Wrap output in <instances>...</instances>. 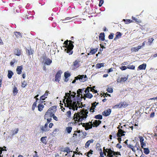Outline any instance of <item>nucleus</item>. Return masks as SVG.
<instances>
[{
	"label": "nucleus",
	"mask_w": 157,
	"mask_h": 157,
	"mask_svg": "<svg viewBox=\"0 0 157 157\" xmlns=\"http://www.w3.org/2000/svg\"><path fill=\"white\" fill-rule=\"evenodd\" d=\"M88 111L87 109H83L80 112L75 113L74 115V119L76 123H78V124H82L83 127L85 128L86 130L92 128V126L97 127L101 123V121L100 120H96L94 121L93 124L92 122L89 123H82L81 122L85 120L87 116Z\"/></svg>",
	"instance_id": "1"
},
{
	"label": "nucleus",
	"mask_w": 157,
	"mask_h": 157,
	"mask_svg": "<svg viewBox=\"0 0 157 157\" xmlns=\"http://www.w3.org/2000/svg\"><path fill=\"white\" fill-rule=\"evenodd\" d=\"M70 95L69 93H65V96L64 97L63 102L64 103L65 107L69 108V109H72L73 110H77L76 102L72 101L71 97H70Z\"/></svg>",
	"instance_id": "2"
},
{
	"label": "nucleus",
	"mask_w": 157,
	"mask_h": 157,
	"mask_svg": "<svg viewBox=\"0 0 157 157\" xmlns=\"http://www.w3.org/2000/svg\"><path fill=\"white\" fill-rule=\"evenodd\" d=\"M69 43H68V41H65L64 42V44L66 46V48L65 49V51L67 53H69V55L71 54L72 53V49L74 47V45L73 44V42L70 40Z\"/></svg>",
	"instance_id": "3"
},
{
	"label": "nucleus",
	"mask_w": 157,
	"mask_h": 157,
	"mask_svg": "<svg viewBox=\"0 0 157 157\" xmlns=\"http://www.w3.org/2000/svg\"><path fill=\"white\" fill-rule=\"evenodd\" d=\"M86 75H78L75 78V80H74L72 83H75L76 82V80L78 79H79L81 82H84L86 80Z\"/></svg>",
	"instance_id": "4"
},
{
	"label": "nucleus",
	"mask_w": 157,
	"mask_h": 157,
	"mask_svg": "<svg viewBox=\"0 0 157 157\" xmlns=\"http://www.w3.org/2000/svg\"><path fill=\"white\" fill-rule=\"evenodd\" d=\"M104 153L105 155H106V153L105 152L108 153L107 156L111 155H113V151H112L110 149H105V147H104Z\"/></svg>",
	"instance_id": "5"
},
{
	"label": "nucleus",
	"mask_w": 157,
	"mask_h": 157,
	"mask_svg": "<svg viewBox=\"0 0 157 157\" xmlns=\"http://www.w3.org/2000/svg\"><path fill=\"white\" fill-rule=\"evenodd\" d=\"M40 128L42 131V132L48 131L49 130V128L48 127V125L47 124H45L44 126H41Z\"/></svg>",
	"instance_id": "6"
},
{
	"label": "nucleus",
	"mask_w": 157,
	"mask_h": 157,
	"mask_svg": "<svg viewBox=\"0 0 157 157\" xmlns=\"http://www.w3.org/2000/svg\"><path fill=\"white\" fill-rule=\"evenodd\" d=\"M62 73V72L60 71H58L57 72L55 76V81H56L59 82V79L60 78V77H61V75Z\"/></svg>",
	"instance_id": "7"
},
{
	"label": "nucleus",
	"mask_w": 157,
	"mask_h": 157,
	"mask_svg": "<svg viewBox=\"0 0 157 157\" xmlns=\"http://www.w3.org/2000/svg\"><path fill=\"white\" fill-rule=\"evenodd\" d=\"M123 132V130L121 129L120 128L118 130V132L117 134V136L118 137V140L120 143H121V140L120 134Z\"/></svg>",
	"instance_id": "8"
},
{
	"label": "nucleus",
	"mask_w": 157,
	"mask_h": 157,
	"mask_svg": "<svg viewBox=\"0 0 157 157\" xmlns=\"http://www.w3.org/2000/svg\"><path fill=\"white\" fill-rule=\"evenodd\" d=\"M99 103H96V102L92 103V106L90 109V111L91 112H93L94 111V109L96 107V106Z\"/></svg>",
	"instance_id": "9"
},
{
	"label": "nucleus",
	"mask_w": 157,
	"mask_h": 157,
	"mask_svg": "<svg viewBox=\"0 0 157 157\" xmlns=\"http://www.w3.org/2000/svg\"><path fill=\"white\" fill-rule=\"evenodd\" d=\"M111 112V110L110 109H108L102 112V115L107 116L110 114Z\"/></svg>",
	"instance_id": "10"
},
{
	"label": "nucleus",
	"mask_w": 157,
	"mask_h": 157,
	"mask_svg": "<svg viewBox=\"0 0 157 157\" xmlns=\"http://www.w3.org/2000/svg\"><path fill=\"white\" fill-rule=\"evenodd\" d=\"M48 113V114L46 112L44 116V119H46L47 118L52 117L54 115V114L53 113Z\"/></svg>",
	"instance_id": "11"
},
{
	"label": "nucleus",
	"mask_w": 157,
	"mask_h": 157,
	"mask_svg": "<svg viewBox=\"0 0 157 157\" xmlns=\"http://www.w3.org/2000/svg\"><path fill=\"white\" fill-rule=\"evenodd\" d=\"M84 90V89H79L77 91V96L79 97H80V95H81L80 98H82V95L80 93H82V91L83 90Z\"/></svg>",
	"instance_id": "12"
},
{
	"label": "nucleus",
	"mask_w": 157,
	"mask_h": 157,
	"mask_svg": "<svg viewBox=\"0 0 157 157\" xmlns=\"http://www.w3.org/2000/svg\"><path fill=\"white\" fill-rule=\"evenodd\" d=\"M22 70V66H18L16 69L17 73L19 74H21V71Z\"/></svg>",
	"instance_id": "13"
},
{
	"label": "nucleus",
	"mask_w": 157,
	"mask_h": 157,
	"mask_svg": "<svg viewBox=\"0 0 157 157\" xmlns=\"http://www.w3.org/2000/svg\"><path fill=\"white\" fill-rule=\"evenodd\" d=\"M79 61L76 60L73 62V65L75 67V68H77L79 67Z\"/></svg>",
	"instance_id": "14"
},
{
	"label": "nucleus",
	"mask_w": 157,
	"mask_h": 157,
	"mask_svg": "<svg viewBox=\"0 0 157 157\" xmlns=\"http://www.w3.org/2000/svg\"><path fill=\"white\" fill-rule=\"evenodd\" d=\"M146 64L145 63H144L140 65L138 67L140 70H145L146 68Z\"/></svg>",
	"instance_id": "15"
},
{
	"label": "nucleus",
	"mask_w": 157,
	"mask_h": 157,
	"mask_svg": "<svg viewBox=\"0 0 157 157\" xmlns=\"http://www.w3.org/2000/svg\"><path fill=\"white\" fill-rule=\"evenodd\" d=\"M44 107V106L41 103L39 104L38 106V110L40 111H42Z\"/></svg>",
	"instance_id": "16"
},
{
	"label": "nucleus",
	"mask_w": 157,
	"mask_h": 157,
	"mask_svg": "<svg viewBox=\"0 0 157 157\" xmlns=\"http://www.w3.org/2000/svg\"><path fill=\"white\" fill-rule=\"evenodd\" d=\"M93 142L94 140L92 139L88 141L85 144V147L86 148L88 147L90 145V144L91 143H93Z\"/></svg>",
	"instance_id": "17"
},
{
	"label": "nucleus",
	"mask_w": 157,
	"mask_h": 157,
	"mask_svg": "<svg viewBox=\"0 0 157 157\" xmlns=\"http://www.w3.org/2000/svg\"><path fill=\"white\" fill-rule=\"evenodd\" d=\"M54 108H55V106H52L48 110V111L47 112V113L48 114V113H54V111L53 110V109H54Z\"/></svg>",
	"instance_id": "18"
},
{
	"label": "nucleus",
	"mask_w": 157,
	"mask_h": 157,
	"mask_svg": "<svg viewBox=\"0 0 157 157\" xmlns=\"http://www.w3.org/2000/svg\"><path fill=\"white\" fill-rule=\"evenodd\" d=\"M105 35L104 33H101L99 36V39L101 40H104V39Z\"/></svg>",
	"instance_id": "19"
},
{
	"label": "nucleus",
	"mask_w": 157,
	"mask_h": 157,
	"mask_svg": "<svg viewBox=\"0 0 157 157\" xmlns=\"http://www.w3.org/2000/svg\"><path fill=\"white\" fill-rule=\"evenodd\" d=\"M117 35L116 36V37L114 38V40H116L117 39L119 38L121 36V34L119 32H117Z\"/></svg>",
	"instance_id": "20"
},
{
	"label": "nucleus",
	"mask_w": 157,
	"mask_h": 157,
	"mask_svg": "<svg viewBox=\"0 0 157 157\" xmlns=\"http://www.w3.org/2000/svg\"><path fill=\"white\" fill-rule=\"evenodd\" d=\"M93 96V95L90 93H88L85 94V97L89 98H91Z\"/></svg>",
	"instance_id": "21"
},
{
	"label": "nucleus",
	"mask_w": 157,
	"mask_h": 157,
	"mask_svg": "<svg viewBox=\"0 0 157 157\" xmlns=\"http://www.w3.org/2000/svg\"><path fill=\"white\" fill-rule=\"evenodd\" d=\"M13 75V73L10 70L8 71V77L9 78H11Z\"/></svg>",
	"instance_id": "22"
},
{
	"label": "nucleus",
	"mask_w": 157,
	"mask_h": 157,
	"mask_svg": "<svg viewBox=\"0 0 157 157\" xmlns=\"http://www.w3.org/2000/svg\"><path fill=\"white\" fill-rule=\"evenodd\" d=\"M144 152L146 155H147L149 154L150 151L148 148H144Z\"/></svg>",
	"instance_id": "23"
},
{
	"label": "nucleus",
	"mask_w": 157,
	"mask_h": 157,
	"mask_svg": "<svg viewBox=\"0 0 157 157\" xmlns=\"http://www.w3.org/2000/svg\"><path fill=\"white\" fill-rule=\"evenodd\" d=\"M52 60H50L48 58L45 60V63L47 65H49L52 63Z\"/></svg>",
	"instance_id": "24"
},
{
	"label": "nucleus",
	"mask_w": 157,
	"mask_h": 157,
	"mask_svg": "<svg viewBox=\"0 0 157 157\" xmlns=\"http://www.w3.org/2000/svg\"><path fill=\"white\" fill-rule=\"evenodd\" d=\"M70 76V74L68 72H65L64 73V76L65 78V81H67L68 80H66V79L68 77Z\"/></svg>",
	"instance_id": "25"
},
{
	"label": "nucleus",
	"mask_w": 157,
	"mask_h": 157,
	"mask_svg": "<svg viewBox=\"0 0 157 157\" xmlns=\"http://www.w3.org/2000/svg\"><path fill=\"white\" fill-rule=\"evenodd\" d=\"M97 51V48L91 49V51L90 52V53L92 54H94L96 53Z\"/></svg>",
	"instance_id": "26"
},
{
	"label": "nucleus",
	"mask_w": 157,
	"mask_h": 157,
	"mask_svg": "<svg viewBox=\"0 0 157 157\" xmlns=\"http://www.w3.org/2000/svg\"><path fill=\"white\" fill-rule=\"evenodd\" d=\"M18 93V90L17 88L14 87L13 89V93L14 96L16 95L17 93Z\"/></svg>",
	"instance_id": "27"
},
{
	"label": "nucleus",
	"mask_w": 157,
	"mask_h": 157,
	"mask_svg": "<svg viewBox=\"0 0 157 157\" xmlns=\"http://www.w3.org/2000/svg\"><path fill=\"white\" fill-rule=\"evenodd\" d=\"M14 53L16 55L19 56L21 55L20 50L16 49L14 51Z\"/></svg>",
	"instance_id": "28"
},
{
	"label": "nucleus",
	"mask_w": 157,
	"mask_h": 157,
	"mask_svg": "<svg viewBox=\"0 0 157 157\" xmlns=\"http://www.w3.org/2000/svg\"><path fill=\"white\" fill-rule=\"evenodd\" d=\"M104 64L103 63H99L97 64L96 66V68H100L104 66Z\"/></svg>",
	"instance_id": "29"
},
{
	"label": "nucleus",
	"mask_w": 157,
	"mask_h": 157,
	"mask_svg": "<svg viewBox=\"0 0 157 157\" xmlns=\"http://www.w3.org/2000/svg\"><path fill=\"white\" fill-rule=\"evenodd\" d=\"M127 68L130 69L134 70L135 67L133 65H128L127 66Z\"/></svg>",
	"instance_id": "30"
},
{
	"label": "nucleus",
	"mask_w": 157,
	"mask_h": 157,
	"mask_svg": "<svg viewBox=\"0 0 157 157\" xmlns=\"http://www.w3.org/2000/svg\"><path fill=\"white\" fill-rule=\"evenodd\" d=\"M46 138V136L42 137L40 139L41 141L44 143H46V140L45 138Z\"/></svg>",
	"instance_id": "31"
},
{
	"label": "nucleus",
	"mask_w": 157,
	"mask_h": 157,
	"mask_svg": "<svg viewBox=\"0 0 157 157\" xmlns=\"http://www.w3.org/2000/svg\"><path fill=\"white\" fill-rule=\"evenodd\" d=\"M128 147L129 148H130L133 151L135 152V149L134 148V147L131 144H129L128 145Z\"/></svg>",
	"instance_id": "32"
},
{
	"label": "nucleus",
	"mask_w": 157,
	"mask_h": 157,
	"mask_svg": "<svg viewBox=\"0 0 157 157\" xmlns=\"http://www.w3.org/2000/svg\"><path fill=\"white\" fill-rule=\"evenodd\" d=\"M15 35L16 36L17 38H20V37H21L20 33L18 32H15Z\"/></svg>",
	"instance_id": "33"
},
{
	"label": "nucleus",
	"mask_w": 157,
	"mask_h": 157,
	"mask_svg": "<svg viewBox=\"0 0 157 157\" xmlns=\"http://www.w3.org/2000/svg\"><path fill=\"white\" fill-rule=\"evenodd\" d=\"M95 118L97 119H102V116L101 115L99 114L96 115Z\"/></svg>",
	"instance_id": "34"
},
{
	"label": "nucleus",
	"mask_w": 157,
	"mask_h": 157,
	"mask_svg": "<svg viewBox=\"0 0 157 157\" xmlns=\"http://www.w3.org/2000/svg\"><path fill=\"white\" fill-rule=\"evenodd\" d=\"M138 51L137 47L133 48L131 49V51L132 52H136Z\"/></svg>",
	"instance_id": "35"
},
{
	"label": "nucleus",
	"mask_w": 157,
	"mask_h": 157,
	"mask_svg": "<svg viewBox=\"0 0 157 157\" xmlns=\"http://www.w3.org/2000/svg\"><path fill=\"white\" fill-rule=\"evenodd\" d=\"M91 88L90 87H88L85 90V92L86 94H87L88 93H89V91L90 90Z\"/></svg>",
	"instance_id": "36"
},
{
	"label": "nucleus",
	"mask_w": 157,
	"mask_h": 157,
	"mask_svg": "<svg viewBox=\"0 0 157 157\" xmlns=\"http://www.w3.org/2000/svg\"><path fill=\"white\" fill-rule=\"evenodd\" d=\"M128 78L125 77H122L121 78L120 82H124Z\"/></svg>",
	"instance_id": "37"
},
{
	"label": "nucleus",
	"mask_w": 157,
	"mask_h": 157,
	"mask_svg": "<svg viewBox=\"0 0 157 157\" xmlns=\"http://www.w3.org/2000/svg\"><path fill=\"white\" fill-rule=\"evenodd\" d=\"M36 102H34L33 103L32 105V110H34L36 106Z\"/></svg>",
	"instance_id": "38"
},
{
	"label": "nucleus",
	"mask_w": 157,
	"mask_h": 157,
	"mask_svg": "<svg viewBox=\"0 0 157 157\" xmlns=\"http://www.w3.org/2000/svg\"><path fill=\"white\" fill-rule=\"evenodd\" d=\"M72 128L71 127H68L67 128V132L68 133H70L71 132Z\"/></svg>",
	"instance_id": "39"
},
{
	"label": "nucleus",
	"mask_w": 157,
	"mask_h": 157,
	"mask_svg": "<svg viewBox=\"0 0 157 157\" xmlns=\"http://www.w3.org/2000/svg\"><path fill=\"white\" fill-rule=\"evenodd\" d=\"M46 119H47V121L45 124H47L48 125V124L51 122L52 119L51 118V117H49V118H46Z\"/></svg>",
	"instance_id": "40"
},
{
	"label": "nucleus",
	"mask_w": 157,
	"mask_h": 157,
	"mask_svg": "<svg viewBox=\"0 0 157 157\" xmlns=\"http://www.w3.org/2000/svg\"><path fill=\"white\" fill-rule=\"evenodd\" d=\"M154 40V39L153 38H151V39H148V43H149V44L151 45V43Z\"/></svg>",
	"instance_id": "41"
},
{
	"label": "nucleus",
	"mask_w": 157,
	"mask_h": 157,
	"mask_svg": "<svg viewBox=\"0 0 157 157\" xmlns=\"http://www.w3.org/2000/svg\"><path fill=\"white\" fill-rule=\"evenodd\" d=\"M95 87V86H93V88H92L91 87V88L90 89V91H92V92H94L95 93H96L97 92V90H95L94 89V88Z\"/></svg>",
	"instance_id": "42"
},
{
	"label": "nucleus",
	"mask_w": 157,
	"mask_h": 157,
	"mask_svg": "<svg viewBox=\"0 0 157 157\" xmlns=\"http://www.w3.org/2000/svg\"><path fill=\"white\" fill-rule=\"evenodd\" d=\"M48 95V91H46L45 94L44 95H43V97H44L45 98H47V96Z\"/></svg>",
	"instance_id": "43"
},
{
	"label": "nucleus",
	"mask_w": 157,
	"mask_h": 157,
	"mask_svg": "<svg viewBox=\"0 0 157 157\" xmlns=\"http://www.w3.org/2000/svg\"><path fill=\"white\" fill-rule=\"evenodd\" d=\"M117 155H121V154L120 152H115L113 151V155L116 156Z\"/></svg>",
	"instance_id": "44"
},
{
	"label": "nucleus",
	"mask_w": 157,
	"mask_h": 157,
	"mask_svg": "<svg viewBox=\"0 0 157 157\" xmlns=\"http://www.w3.org/2000/svg\"><path fill=\"white\" fill-rule=\"evenodd\" d=\"M139 138L140 140V143L142 142H144L143 141H144V139L142 136H139Z\"/></svg>",
	"instance_id": "45"
},
{
	"label": "nucleus",
	"mask_w": 157,
	"mask_h": 157,
	"mask_svg": "<svg viewBox=\"0 0 157 157\" xmlns=\"http://www.w3.org/2000/svg\"><path fill=\"white\" fill-rule=\"evenodd\" d=\"M71 111H68L67 112L66 114L68 117H70L71 116Z\"/></svg>",
	"instance_id": "46"
},
{
	"label": "nucleus",
	"mask_w": 157,
	"mask_h": 157,
	"mask_svg": "<svg viewBox=\"0 0 157 157\" xmlns=\"http://www.w3.org/2000/svg\"><path fill=\"white\" fill-rule=\"evenodd\" d=\"M59 128H55L53 132V134H55L56 133V132H59Z\"/></svg>",
	"instance_id": "47"
},
{
	"label": "nucleus",
	"mask_w": 157,
	"mask_h": 157,
	"mask_svg": "<svg viewBox=\"0 0 157 157\" xmlns=\"http://www.w3.org/2000/svg\"><path fill=\"white\" fill-rule=\"evenodd\" d=\"M120 69L122 70H124L126 69L127 68V66L126 67L125 66H122L120 68Z\"/></svg>",
	"instance_id": "48"
},
{
	"label": "nucleus",
	"mask_w": 157,
	"mask_h": 157,
	"mask_svg": "<svg viewBox=\"0 0 157 157\" xmlns=\"http://www.w3.org/2000/svg\"><path fill=\"white\" fill-rule=\"evenodd\" d=\"M140 144H141V147L143 148H144V147H145L146 145V144L145 143H144V142H142V143H141Z\"/></svg>",
	"instance_id": "49"
},
{
	"label": "nucleus",
	"mask_w": 157,
	"mask_h": 157,
	"mask_svg": "<svg viewBox=\"0 0 157 157\" xmlns=\"http://www.w3.org/2000/svg\"><path fill=\"white\" fill-rule=\"evenodd\" d=\"M76 104H77V108H78V107H79V108H80V107H81V108H82V106H81V105H82V103H81V105H80V103H79V102H78H78H77V103L76 102Z\"/></svg>",
	"instance_id": "50"
},
{
	"label": "nucleus",
	"mask_w": 157,
	"mask_h": 157,
	"mask_svg": "<svg viewBox=\"0 0 157 157\" xmlns=\"http://www.w3.org/2000/svg\"><path fill=\"white\" fill-rule=\"evenodd\" d=\"M27 84V83L26 82L24 81L22 84L21 86L23 87H24Z\"/></svg>",
	"instance_id": "51"
},
{
	"label": "nucleus",
	"mask_w": 157,
	"mask_h": 157,
	"mask_svg": "<svg viewBox=\"0 0 157 157\" xmlns=\"http://www.w3.org/2000/svg\"><path fill=\"white\" fill-rule=\"evenodd\" d=\"M113 34H112L111 33L110 34L109 36V39H113Z\"/></svg>",
	"instance_id": "52"
},
{
	"label": "nucleus",
	"mask_w": 157,
	"mask_h": 157,
	"mask_svg": "<svg viewBox=\"0 0 157 157\" xmlns=\"http://www.w3.org/2000/svg\"><path fill=\"white\" fill-rule=\"evenodd\" d=\"M93 151L91 150H90L88 153H87V156H88V157H90L89 156V154H93Z\"/></svg>",
	"instance_id": "53"
},
{
	"label": "nucleus",
	"mask_w": 157,
	"mask_h": 157,
	"mask_svg": "<svg viewBox=\"0 0 157 157\" xmlns=\"http://www.w3.org/2000/svg\"><path fill=\"white\" fill-rule=\"evenodd\" d=\"M104 2L103 0H100L99 4V6H101Z\"/></svg>",
	"instance_id": "54"
},
{
	"label": "nucleus",
	"mask_w": 157,
	"mask_h": 157,
	"mask_svg": "<svg viewBox=\"0 0 157 157\" xmlns=\"http://www.w3.org/2000/svg\"><path fill=\"white\" fill-rule=\"evenodd\" d=\"M122 104H117V105H116L115 106H114V107L115 108H117L118 107H121V106H122Z\"/></svg>",
	"instance_id": "55"
},
{
	"label": "nucleus",
	"mask_w": 157,
	"mask_h": 157,
	"mask_svg": "<svg viewBox=\"0 0 157 157\" xmlns=\"http://www.w3.org/2000/svg\"><path fill=\"white\" fill-rule=\"evenodd\" d=\"M107 91L109 93H112L113 92V89L111 88H108L107 90Z\"/></svg>",
	"instance_id": "56"
},
{
	"label": "nucleus",
	"mask_w": 157,
	"mask_h": 157,
	"mask_svg": "<svg viewBox=\"0 0 157 157\" xmlns=\"http://www.w3.org/2000/svg\"><path fill=\"white\" fill-rule=\"evenodd\" d=\"M14 131H15V132H13V135H14L15 134L17 133L18 131V128H16L14 130Z\"/></svg>",
	"instance_id": "57"
},
{
	"label": "nucleus",
	"mask_w": 157,
	"mask_h": 157,
	"mask_svg": "<svg viewBox=\"0 0 157 157\" xmlns=\"http://www.w3.org/2000/svg\"><path fill=\"white\" fill-rule=\"evenodd\" d=\"M75 95L76 93L74 92H73V94L71 95L70 94V97H71V96H72L73 98H74L75 97Z\"/></svg>",
	"instance_id": "58"
},
{
	"label": "nucleus",
	"mask_w": 157,
	"mask_h": 157,
	"mask_svg": "<svg viewBox=\"0 0 157 157\" xmlns=\"http://www.w3.org/2000/svg\"><path fill=\"white\" fill-rule=\"evenodd\" d=\"M135 21L136 22L138 23H140L141 22V21L140 20H139L138 19L136 18V19H135Z\"/></svg>",
	"instance_id": "59"
},
{
	"label": "nucleus",
	"mask_w": 157,
	"mask_h": 157,
	"mask_svg": "<svg viewBox=\"0 0 157 157\" xmlns=\"http://www.w3.org/2000/svg\"><path fill=\"white\" fill-rule=\"evenodd\" d=\"M116 147L119 148L120 149L121 148L122 146L119 144H118L116 145Z\"/></svg>",
	"instance_id": "60"
},
{
	"label": "nucleus",
	"mask_w": 157,
	"mask_h": 157,
	"mask_svg": "<svg viewBox=\"0 0 157 157\" xmlns=\"http://www.w3.org/2000/svg\"><path fill=\"white\" fill-rule=\"evenodd\" d=\"M26 52L27 53H28L29 55L32 54L31 52H30L29 50H28V49L26 50Z\"/></svg>",
	"instance_id": "61"
},
{
	"label": "nucleus",
	"mask_w": 157,
	"mask_h": 157,
	"mask_svg": "<svg viewBox=\"0 0 157 157\" xmlns=\"http://www.w3.org/2000/svg\"><path fill=\"white\" fill-rule=\"evenodd\" d=\"M99 157H104L103 156V153L101 149V152L100 153V156Z\"/></svg>",
	"instance_id": "62"
},
{
	"label": "nucleus",
	"mask_w": 157,
	"mask_h": 157,
	"mask_svg": "<svg viewBox=\"0 0 157 157\" xmlns=\"http://www.w3.org/2000/svg\"><path fill=\"white\" fill-rule=\"evenodd\" d=\"M53 124L52 123H50L49 125V128H51L53 126Z\"/></svg>",
	"instance_id": "63"
},
{
	"label": "nucleus",
	"mask_w": 157,
	"mask_h": 157,
	"mask_svg": "<svg viewBox=\"0 0 157 157\" xmlns=\"http://www.w3.org/2000/svg\"><path fill=\"white\" fill-rule=\"evenodd\" d=\"M42 97L43 95L40 97V100H44L45 99V98L44 97Z\"/></svg>",
	"instance_id": "64"
}]
</instances>
